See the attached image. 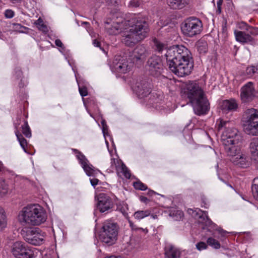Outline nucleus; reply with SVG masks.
<instances>
[{
    "instance_id": "0eeeda50",
    "label": "nucleus",
    "mask_w": 258,
    "mask_h": 258,
    "mask_svg": "<svg viewBox=\"0 0 258 258\" xmlns=\"http://www.w3.org/2000/svg\"><path fill=\"white\" fill-rule=\"evenodd\" d=\"M202 29V21L195 17L186 19L181 25V32L186 37H193L200 34Z\"/></svg>"
},
{
    "instance_id": "a211bd4d",
    "label": "nucleus",
    "mask_w": 258,
    "mask_h": 258,
    "mask_svg": "<svg viewBox=\"0 0 258 258\" xmlns=\"http://www.w3.org/2000/svg\"><path fill=\"white\" fill-rule=\"evenodd\" d=\"M110 164L112 169L115 168L118 172L122 173L125 178H130L131 174L128 170L121 161H119L117 159L111 158Z\"/></svg>"
},
{
    "instance_id": "473e14b6",
    "label": "nucleus",
    "mask_w": 258,
    "mask_h": 258,
    "mask_svg": "<svg viewBox=\"0 0 258 258\" xmlns=\"http://www.w3.org/2000/svg\"><path fill=\"white\" fill-rule=\"evenodd\" d=\"M251 191L254 198L258 201V177L253 179Z\"/></svg>"
},
{
    "instance_id": "c9c22d12",
    "label": "nucleus",
    "mask_w": 258,
    "mask_h": 258,
    "mask_svg": "<svg viewBox=\"0 0 258 258\" xmlns=\"http://www.w3.org/2000/svg\"><path fill=\"white\" fill-rule=\"evenodd\" d=\"M197 48L200 53H205L207 50V44L205 41H200L197 44Z\"/></svg>"
},
{
    "instance_id": "f03ea898",
    "label": "nucleus",
    "mask_w": 258,
    "mask_h": 258,
    "mask_svg": "<svg viewBox=\"0 0 258 258\" xmlns=\"http://www.w3.org/2000/svg\"><path fill=\"white\" fill-rule=\"evenodd\" d=\"M169 69L178 77L188 75L194 63L190 51L183 45H174L166 50L165 53Z\"/></svg>"
},
{
    "instance_id": "412c9836",
    "label": "nucleus",
    "mask_w": 258,
    "mask_h": 258,
    "mask_svg": "<svg viewBox=\"0 0 258 258\" xmlns=\"http://www.w3.org/2000/svg\"><path fill=\"white\" fill-rule=\"evenodd\" d=\"M249 148L251 159L258 164V138L251 140Z\"/></svg>"
},
{
    "instance_id": "aec40b11",
    "label": "nucleus",
    "mask_w": 258,
    "mask_h": 258,
    "mask_svg": "<svg viewBox=\"0 0 258 258\" xmlns=\"http://www.w3.org/2000/svg\"><path fill=\"white\" fill-rule=\"evenodd\" d=\"M181 254V250L172 244H168L165 247L166 258H180Z\"/></svg>"
},
{
    "instance_id": "f8f14e48",
    "label": "nucleus",
    "mask_w": 258,
    "mask_h": 258,
    "mask_svg": "<svg viewBox=\"0 0 258 258\" xmlns=\"http://www.w3.org/2000/svg\"><path fill=\"white\" fill-rule=\"evenodd\" d=\"M97 201V209L101 213H108L113 208V204L111 198L105 193H100L95 196Z\"/></svg>"
},
{
    "instance_id": "7c9ffc66",
    "label": "nucleus",
    "mask_w": 258,
    "mask_h": 258,
    "mask_svg": "<svg viewBox=\"0 0 258 258\" xmlns=\"http://www.w3.org/2000/svg\"><path fill=\"white\" fill-rule=\"evenodd\" d=\"M197 215H199V218L203 219L206 224H212V221L209 219L208 216L207 212L203 211L200 209H197L195 211Z\"/></svg>"
},
{
    "instance_id": "423d86ee",
    "label": "nucleus",
    "mask_w": 258,
    "mask_h": 258,
    "mask_svg": "<svg viewBox=\"0 0 258 258\" xmlns=\"http://www.w3.org/2000/svg\"><path fill=\"white\" fill-rule=\"evenodd\" d=\"M119 227L117 223L111 220L105 221L100 231L101 241L108 245L113 244L116 241Z\"/></svg>"
},
{
    "instance_id": "6e6d98bb",
    "label": "nucleus",
    "mask_w": 258,
    "mask_h": 258,
    "mask_svg": "<svg viewBox=\"0 0 258 258\" xmlns=\"http://www.w3.org/2000/svg\"><path fill=\"white\" fill-rule=\"evenodd\" d=\"M151 217L153 218V219H156L157 218V216L156 215H154V214H151L150 215Z\"/></svg>"
},
{
    "instance_id": "3c124183",
    "label": "nucleus",
    "mask_w": 258,
    "mask_h": 258,
    "mask_svg": "<svg viewBox=\"0 0 258 258\" xmlns=\"http://www.w3.org/2000/svg\"><path fill=\"white\" fill-rule=\"evenodd\" d=\"M218 233L221 235L222 236H225L226 234L228 233L227 231L223 230L220 228H218L216 229Z\"/></svg>"
},
{
    "instance_id": "393cba45",
    "label": "nucleus",
    "mask_w": 258,
    "mask_h": 258,
    "mask_svg": "<svg viewBox=\"0 0 258 258\" xmlns=\"http://www.w3.org/2000/svg\"><path fill=\"white\" fill-rule=\"evenodd\" d=\"M146 49L143 46H138L133 51L134 58L136 60H141L145 58Z\"/></svg>"
},
{
    "instance_id": "58836bf2",
    "label": "nucleus",
    "mask_w": 258,
    "mask_h": 258,
    "mask_svg": "<svg viewBox=\"0 0 258 258\" xmlns=\"http://www.w3.org/2000/svg\"><path fill=\"white\" fill-rule=\"evenodd\" d=\"M134 186L136 189L141 190H145L147 189L146 185L140 181H138L134 183Z\"/></svg>"
},
{
    "instance_id": "052dcab7",
    "label": "nucleus",
    "mask_w": 258,
    "mask_h": 258,
    "mask_svg": "<svg viewBox=\"0 0 258 258\" xmlns=\"http://www.w3.org/2000/svg\"><path fill=\"white\" fill-rule=\"evenodd\" d=\"M21 75H22V74H21V72H20L19 73V74L18 75V76H19L21 77Z\"/></svg>"
},
{
    "instance_id": "79ce46f5",
    "label": "nucleus",
    "mask_w": 258,
    "mask_h": 258,
    "mask_svg": "<svg viewBox=\"0 0 258 258\" xmlns=\"http://www.w3.org/2000/svg\"><path fill=\"white\" fill-rule=\"evenodd\" d=\"M257 72L258 67L256 66L248 67L246 69V73L249 75H252L256 73H257Z\"/></svg>"
},
{
    "instance_id": "8fccbe9b",
    "label": "nucleus",
    "mask_w": 258,
    "mask_h": 258,
    "mask_svg": "<svg viewBox=\"0 0 258 258\" xmlns=\"http://www.w3.org/2000/svg\"><path fill=\"white\" fill-rule=\"evenodd\" d=\"M101 123L102 125V132L104 134H105V132L107 131V126L105 123V120H102Z\"/></svg>"
},
{
    "instance_id": "09e8293b",
    "label": "nucleus",
    "mask_w": 258,
    "mask_h": 258,
    "mask_svg": "<svg viewBox=\"0 0 258 258\" xmlns=\"http://www.w3.org/2000/svg\"><path fill=\"white\" fill-rule=\"evenodd\" d=\"M90 180L91 185L93 187H95L96 185H97L98 183V182H99V180L97 178L90 179Z\"/></svg>"
},
{
    "instance_id": "4468645a",
    "label": "nucleus",
    "mask_w": 258,
    "mask_h": 258,
    "mask_svg": "<svg viewBox=\"0 0 258 258\" xmlns=\"http://www.w3.org/2000/svg\"><path fill=\"white\" fill-rule=\"evenodd\" d=\"M131 68L126 58L116 56L113 60L111 68L112 71L118 74H125L128 72Z\"/></svg>"
},
{
    "instance_id": "2f4dec72",
    "label": "nucleus",
    "mask_w": 258,
    "mask_h": 258,
    "mask_svg": "<svg viewBox=\"0 0 258 258\" xmlns=\"http://www.w3.org/2000/svg\"><path fill=\"white\" fill-rule=\"evenodd\" d=\"M153 43L155 50L159 52H162L164 49L167 48L165 43L161 42L156 38L153 39Z\"/></svg>"
},
{
    "instance_id": "49530a36",
    "label": "nucleus",
    "mask_w": 258,
    "mask_h": 258,
    "mask_svg": "<svg viewBox=\"0 0 258 258\" xmlns=\"http://www.w3.org/2000/svg\"><path fill=\"white\" fill-rule=\"evenodd\" d=\"M55 44L57 46L61 48L62 50L64 49V47L60 40H59V39L55 40Z\"/></svg>"
},
{
    "instance_id": "7ed1b4c3",
    "label": "nucleus",
    "mask_w": 258,
    "mask_h": 258,
    "mask_svg": "<svg viewBox=\"0 0 258 258\" xmlns=\"http://www.w3.org/2000/svg\"><path fill=\"white\" fill-rule=\"evenodd\" d=\"M183 92L189 99L196 114L202 115L207 113L210 109V103L204 91L197 81H189Z\"/></svg>"
},
{
    "instance_id": "bf43d9fd",
    "label": "nucleus",
    "mask_w": 258,
    "mask_h": 258,
    "mask_svg": "<svg viewBox=\"0 0 258 258\" xmlns=\"http://www.w3.org/2000/svg\"><path fill=\"white\" fill-rule=\"evenodd\" d=\"M3 168V163L0 161V171H1Z\"/></svg>"
},
{
    "instance_id": "c85d7f7f",
    "label": "nucleus",
    "mask_w": 258,
    "mask_h": 258,
    "mask_svg": "<svg viewBox=\"0 0 258 258\" xmlns=\"http://www.w3.org/2000/svg\"><path fill=\"white\" fill-rule=\"evenodd\" d=\"M72 70L75 74L76 79V80H77L78 86H79V93H80L81 96L82 97L86 96L88 95V90H87L86 87L84 86H81L80 81H79L78 79V78L77 76V74L75 72V68L73 67H72Z\"/></svg>"
},
{
    "instance_id": "5701e85b",
    "label": "nucleus",
    "mask_w": 258,
    "mask_h": 258,
    "mask_svg": "<svg viewBox=\"0 0 258 258\" xmlns=\"http://www.w3.org/2000/svg\"><path fill=\"white\" fill-rule=\"evenodd\" d=\"M191 0H167L168 6L175 10H181L188 6Z\"/></svg>"
},
{
    "instance_id": "1a4fd4ad",
    "label": "nucleus",
    "mask_w": 258,
    "mask_h": 258,
    "mask_svg": "<svg viewBox=\"0 0 258 258\" xmlns=\"http://www.w3.org/2000/svg\"><path fill=\"white\" fill-rule=\"evenodd\" d=\"M21 232L24 240L31 244L38 246L44 243L46 234L39 228L23 229Z\"/></svg>"
},
{
    "instance_id": "f704fd0d",
    "label": "nucleus",
    "mask_w": 258,
    "mask_h": 258,
    "mask_svg": "<svg viewBox=\"0 0 258 258\" xmlns=\"http://www.w3.org/2000/svg\"><path fill=\"white\" fill-rule=\"evenodd\" d=\"M163 95L161 93L158 94L154 93L152 94L150 98V104H154L158 103L160 101L162 100Z\"/></svg>"
},
{
    "instance_id": "a18cd8bd",
    "label": "nucleus",
    "mask_w": 258,
    "mask_h": 258,
    "mask_svg": "<svg viewBox=\"0 0 258 258\" xmlns=\"http://www.w3.org/2000/svg\"><path fill=\"white\" fill-rule=\"evenodd\" d=\"M5 16L8 19L12 18L14 16V12L12 10H6L5 12Z\"/></svg>"
},
{
    "instance_id": "9b49d317",
    "label": "nucleus",
    "mask_w": 258,
    "mask_h": 258,
    "mask_svg": "<svg viewBox=\"0 0 258 258\" xmlns=\"http://www.w3.org/2000/svg\"><path fill=\"white\" fill-rule=\"evenodd\" d=\"M235 150H232L231 152L226 151L228 155L231 156V161L236 166L245 168L248 166L249 162L248 157L245 154L240 153L239 147L234 148Z\"/></svg>"
},
{
    "instance_id": "de8ad7c7",
    "label": "nucleus",
    "mask_w": 258,
    "mask_h": 258,
    "mask_svg": "<svg viewBox=\"0 0 258 258\" xmlns=\"http://www.w3.org/2000/svg\"><path fill=\"white\" fill-rule=\"evenodd\" d=\"M223 3V0H218L217 2V12L220 13L221 12V5Z\"/></svg>"
},
{
    "instance_id": "c756f323",
    "label": "nucleus",
    "mask_w": 258,
    "mask_h": 258,
    "mask_svg": "<svg viewBox=\"0 0 258 258\" xmlns=\"http://www.w3.org/2000/svg\"><path fill=\"white\" fill-rule=\"evenodd\" d=\"M16 136L17 138L20 145L25 152H27L26 147L27 146V140L23 137V136L17 131L15 132Z\"/></svg>"
},
{
    "instance_id": "2eb2a0df",
    "label": "nucleus",
    "mask_w": 258,
    "mask_h": 258,
    "mask_svg": "<svg viewBox=\"0 0 258 258\" xmlns=\"http://www.w3.org/2000/svg\"><path fill=\"white\" fill-rule=\"evenodd\" d=\"M256 96V91L252 82H248L241 88L240 97L242 102H250L255 98Z\"/></svg>"
},
{
    "instance_id": "37998d69",
    "label": "nucleus",
    "mask_w": 258,
    "mask_h": 258,
    "mask_svg": "<svg viewBox=\"0 0 258 258\" xmlns=\"http://www.w3.org/2000/svg\"><path fill=\"white\" fill-rule=\"evenodd\" d=\"M14 25L15 30L20 33L25 32V30L28 29L27 27H24L20 24H14Z\"/></svg>"
},
{
    "instance_id": "680f3d73",
    "label": "nucleus",
    "mask_w": 258,
    "mask_h": 258,
    "mask_svg": "<svg viewBox=\"0 0 258 258\" xmlns=\"http://www.w3.org/2000/svg\"><path fill=\"white\" fill-rule=\"evenodd\" d=\"M150 192L151 193H153V194H155V192L154 191H150Z\"/></svg>"
},
{
    "instance_id": "20e7f679",
    "label": "nucleus",
    "mask_w": 258,
    "mask_h": 258,
    "mask_svg": "<svg viewBox=\"0 0 258 258\" xmlns=\"http://www.w3.org/2000/svg\"><path fill=\"white\" fill-rule=\"evenodd\" d=\"M47 213L44 208L38 204L24 207L18 215V221L23 226H38L44 223Z\"/></svg>"
},
{
    "instance_id": "a19ab883",
    "label": "nucleus",
    "mask_w": 258,
    "mask_h": 258,
    "mask_svg": "<svg viewBox=\"0 0 258 258\" xmlns=\"http://www.w3.org/2000/svg\"><path fill=\"white\" fill-rule=\"evenodd\" d=\"M141 2L139 0H131L127 4V7L130 8H136L140 6Z\"/></svg>"
},
{
    "instance_id": "f257e3e1",
    "label": "nucleus",
    "mask_w": 258,
    "mask_h": 258,
    "mask_svg": "<svg viewBox=\"0 0 258 258\" xmlns=\"http://www.w3.org/2000/svg\"><path fill=\"white\" fill-rule=\"evenodd\" d=\"M105 29L109 35L121 33V41L127 46H133L147 36L149 31L146 21L137 18L130 20L109 21L105 22Z\"/></svg>"
},
{
    "instance_id": "e433bc0d",
    "label": "nucleus",
    "mask_w": 258,
    "mask_h": 258,
    "mask_svg": "<svg viewBox=\"0 0 258 258\" xmlns=\"http://www.w3.org/2000/svg\"><path fill=\"white\" fill-rule=\"evenodd\" d=\"M207 244L215 249H219L220 247V243L212 237H209L207 241Z\"/></svg>"
},
{
    "instance_id": "e2e57ef3",
    "label": "nucleus",
    "mask_w": 258,
    "mask_h": 258,
    "mask_svg": "<svg viewBox=\"0 0 258 258\" xmlns=\"http://www.w3.org/2000/svg\"><path fill=\"white\" fill-rule=\"evenodd\" d=\"M87 31H88L89 33H90V30H89V29H87Z\"/></svg>"
},
{
    "instance_id": "9d476101",
    "label": "nucleus",
    "mask_w": 258,
    "mask_h": 258,
    "mask_svg": "<svg viewBox=\"0 0 258 258\" xmlns=\"http://www.w3.org/2000/svg\"><path fill=\"white\" fill-rule=\"evenodd\" d=\"M12 252L17 258H35L37 253L35 250L30 248L21 241H16L13 244Z\"/></svg>"
},
{
    "instance_id": "f3484780",
    "label": "nucleus",
    "mask_w": 258,
    "mask_h": 258,
    "mask_svg": "<svg viewBox=\"0 0 258 258\" xmlns=\"http://www.w3.org/2000/svg\"><path fill=\"white\" fill-rule=\"evenodd\" d=\"M151 87L148 83L143 82L137 83L134 88V91L139 98H143L146 97L151 93Z\"/></svg>"
},
{
    "instance_id": "864d4df0",
    "label": "nucleus",
    "mask_w": 258,
    "mask_h": 258,
    "mask_svg": "<svg viewBox=\"0 0 258 258\" xmlns=\"http://www.w3.org/2000/svg\"><path fill=\"white\" fill-rule=\"evenodd\" d=\"M93 44L96 47H101L100 42L96 39L93 40Z\"/></svg>"
},
{
    "instance_id": "4be33fe9",
    "label": "nucleus",
    "mask_w": 258,
    "mask_h": 258,
    "mask_svg": "<svg viewBox=\"0 0 258 258\" xmlns=\"http://www.w3.org/2000/svg\"><path fill=\"white\" fill-rule=\"evenodd\" d=\"M221 107L224 112L227 113L236 110L238 107V104L233 99L225 100L222 102Z\"/></svg>"
},
{
    "instance_id": "a878e982",
    "label": "nucleus",
    "mask_w": 258,
    "mask_h": 258,
    "mask_svg": "<svg viewBox=\"0 0 258 258\" xmlns=\"http://www.w3.org/2000/svg\"><path fill=\"white\" fill-rule=\"evenodd\" d=\"M169 216L174 220H180L183 217V213L181 210L172 209L169 210Z\"/></svg>"
},
{
    "instance_id": "4d7b16f0",
    "label": "nucleus",
    "mask_w": 258,
    "mask_h": 258,
    "mask_svg": "<svg viewBox=\"0 0 258 258\" xmlns=\"http://www.w3.org/2000/svg\"><path fill=\"white\" fill-rule=\"evenodd\" d=\"M121 212L123 214V215H125L127 214V213L126 212V211H125L124 209H123L122 210H121Z\"/></svg>"
},
{
    "instance_id": "bb28decb",
    "label": "nucleus",
    "mask_w": 258,
    "mask_h": 258,
    "mask_svg": "<svg viewBox=\"0 0 258 258\" xmlns=\"http://www.w3.org/2000/svg\"><path fill=\"white\" fill-rule=\"evenodd\" d=\"M151 212L149 210H139L135 212L134 217L135 219L140 220L151 215Z\"/></svg>"
},
{
    "instance_id": "39448f33",
    "label": "nucleus",
    "mask_w": 258,
    "mask_h": 258,
    "mask_svg": "<svg viewBox=\"0 0 258 258\" xmlns=\"http://www.w3.org/2000/svg\"><path fill=\"white\" fill-rule=\"evenodd\" d=\"M216 126L218 132H222L221 140L225 151L231 152L241 140L238 131L233 127L232 123L229 120L219 118L217 120Z\"/></svg>"
},
{
    "instance_id": "dca6fc26",
    "label": "nucleus",
    "mask_w": 258,
    "mask_h": 258,
    "mask_svg": "<svg viewBox=\"0 0 258 258\" xmlns=\"http://www.w3.org/2000/svg\"><path fill=\"white\" fill-rule=\"evenodd\" d=\"M74 151L76 153L77 158L88 176H94L99 172V171L98 169L88 163V160L83 154L76 149H74Z\"/></svg>"
},
{
    "instance_id": "c03bdc74",
    "label": "nucleus",
    "mask_w": 258,
    "mask_h": 258,
    "mask_svg": "<svg viewBox=\"0 0 258 258\" xmlns=\"http://www.w3.org/2000/svg\"><path fill=\"white\" fill-rule=\"evenodd\" d=\"M196 246L197 249L200 251L206 249L208 247L207 244L205 242L202 241L197 243Z\"/></svg>"
},
{
    "instance_id": "13d9d810",
    "label": "nucleus",
    "mask_w": 258,
    "mask_h": 258,
    "mask_svg": "<svg viewBox=\"0 0 258 258\" xmlns=\"http://www.w3.org/2000/svg\"><path fill=\"white\" fill-rule=\"evenodd\" d=\"M82 24H84V25H85L86 26L89 25V23L88 22H84Z\"/></svg>"
},
{
    "instance_id": "ddd939ff",
    "label": "nucleus",
    "mask_w": 258,
    "mask_h": 258,
    "mask_svg": "<svg viewBox=\"0 0 258 258\" xmlns=\"http://www.w3.org/2000/svg\"><path fill=\"white\" fill-rule=\"evenodd\" d=\"M148 69L150 74L155 77L160 76L163 71V67L161 58L157 55H152L147 61Z\"/></svg>"
},
{
    "instance_id": "cd10ccee",
    "label": "nucleus",
    "mask_w": 258,
    "mask_h": 258,
    "mask_svg": "<svg viewBox=\"0 0 258 258\" xmlns=\"http://www.w3.org/2000/svg\"><path fill=\"white\" fill-rule=\"evenodd\" d=\"M6 216L4 209L0 206V231L3 230L7 226Z\"/></svg>"
},
{
    "instance_id": "5fc2aeb1",
    "label": "nucleus",
    "mask_w": 258,
    "mask_h": 258,
    "mask_svg": "<svg viewBox=\"0 0 258 258\" xmlns=\"http://www.w3.org/2000/svg\"><path fill=\"white\" fill-rule=\"evenodd\" d=\"M140 199L141 201L144 203H146L147 201H148V198L145 197L141 196Z\"/></svg>"
},
{
    "instance_id": "b1692460",
    "label": "nucleus",
    "mask_w": 258,
    "mask_h": 258,
    "mask_svg": "<svg viewBox=\"0 0 258 258\" xmlns=\"http://www.w3.org/2000/svg\"><path fill=\"white\" fill-rule=\"evenodd\" d=\"M238 27L249 33L252 35H258V28L250 26L244 22L239 23L238 24Z\"/></svg>"
},
{
    "instance_id": "ea45409f",
    "label": "nucleus",
    "mask_w": 258,
    "mask_h": 258,
    "mask_svg": "<svg viewBox=\"0 0 258 258\" xmlns=\"http://www.w3.org/2000/svg\"><path fill=\"white\" fill-rule=\"evenodd\" d=\"M35 24L38 26V28L40 30L44 32L47 31V27L43 24V22L41 18H39L35 22Z\"/></svg>"
},
{
    "instance_id": "4c0bfd02",
    "label": "nucleus",
    "mask_w": 258,
    "mask_h": 258,
    "mask_svg": "<svg viewBox=\"0 0 258 258\" xmlns=\"http://www.w3.org/2000/svg\"><path fill=\"white\" fill-rule=\"evenodd\" d=\"M8 192V186L5 181L0 179V194L2 195H5Z\"/></svg>"
},
{
    "instance_id": "6ab92c4d",
    "label": "nucleus",
    "mask_w": 258,
    "mask_h": 258,
    "mask_svg": "<svg viewBox=\"0 0 258 258\" xmlns=\"http://www.w3.org/2000/svg\"><path fill=\"white\" fill-rule=\"evenodd\" d=\"M234 35L237 41L241 43L252 44L254 42V38L249 33L246 31H234Z\"/></svg>"
},
{
    "instance_id": "72a5a7b5",
    "label": "nucleus",
    "mask_w": 258,
    "mask_h": 258,
    "mask_svg": "<svg viewBox=\"0 0 258 258\" xmlns=\"http://www.w3.org/2000/svg\"><path fill=\"white\" fill-rule=\"evenodd\" d=\"M21 127L22 132L25 137L28 138H30L32 135L31 132L27 121L25 120L24 123L22 125Z\"/></svg>"
},
{
    "instance_id": "6e6552de",
    "label": "nucleus",
    "mask_w": 258,
    "mask_h": 258,
    "mask_svg": "<svg viewBox=\"0 0 258 258\" xmlns=\"http://www.w3.org/2000/svg\"><path fill=\"white\" fill-rule=\"evenodd\" d=\"M244 131L248 135H258V110L254 108L247 109L244 114Z\"/></svg>"
},
{
    "instance_id": "603ef678",
    "label": "nucleus",
    "mask_w": 258,
    "mask_h": 258,
    "mask_svg": "<svg viewBox=\"0 0 258 258\" xmlns=\"http://www.w3.org/2000/svg\"><path fill=\"white\" fill-rule=\"evenodd\" d=\"M119 0H105L106 2L109 4L115 5L117 4Z\"/></svg>"
}]
</instances>
